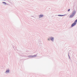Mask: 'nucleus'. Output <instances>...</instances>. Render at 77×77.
<instances>
[{
    "mask_svg": "<svg viewBox=\"0 0 77 77\" xmlns=\"http://www.w3.org/2000/svg\"><path fill=\"white\" fill-rule=\"evenodd\" d=\"M76 14V11L75 10H74L72 11V14L69 16L70 18H72L75 15V14Z\"/></svg>",
    "mask_w": 77,
    "mask_h": 77,
    "instance_id": "f257e3e1",
    "label": "nucleus"
},
{
    "mask_svg": "<svg viewBox=\"0 0 77 77\" xmlns=\"http://www.w3.org/2000/svg\"><path fill=\"white\" fill-rule=\"evenodd\" d=\"M28 57H30L31 58H33V57H36V55H30L28 56Z\"/></svg>",
    "mask_w": 77,
    "mask_h": 77,
    "instance_id": "f03ea898",
    "label": "nucleus"
},
{
    "mask_svg": "<svg viewBox=\"0 0 77 77\" xmlns=\"http://www.w3.org/2000/svg\"><path fill=\"white\" fill-rule=\"evenodd\" d=\"M10 72V70L9 69H7L6 70V71L5 72V74H9Z\"/></svg>",
    "mask_w": 77,
    "mask_h": 77,
    "instance_id": "7ed1b4c3",
    "label": "nucleus"
},
{
    "mask_svg": "<svg viewBox=\"0 0 77 77\" xmlns=\"http://www.w3.org/2000/svg\"><path fill=\"white\" fill-rule=\"evenodd\" d=\"M76 23H77L75 21L74 22V23H73L72 24L71 26L72 27H74V26H75V25H76Z\"/></svg>",
    "mask_w": 77,
    "mask_h": 77,
    "instance_id": "20e7f679",
    "label": "nucleus"
},
{
    "mask_svg": "<svg viewBox=\"0 0 77 77\" xmlns=\"http://www.w3.org/2000/svg\"><path fill=\"white\" fill-rule=\"evenodd\" d=\"M50 38L51 41H52V42H53V41H54V37H51Z\"/></svg>",
    "mask_w": 77,
    "mask_h": 77,
    "instance_id": "39448f33",
    "label": "nucleus"
},
{
    "mask_svg": "<svg viewBox=\"0 0 77 77\" xmlns=\"http://www.w3.org/2000/svg\"><path fill=\"white\" fill-rule=\"evenodd\" d=\"M44 15L43 14H41L39 15V18H42L43 17H44Z\"/></svg>",
    "mask_w": 77,
    "mask_h": 77,
    "instance_id": "423d86ee",
    "label": "nucleus"
},
{
    "mask_svg": "<svg viewBox=\"0 0 77 77\" xmlns=\"http://www.w3.org/2000/svg\"><path fill=\"white\" fill-rule=\"evenodd\" d=\"M2 3L4 5H6V4H7L5 2H2Z\"/></svg>",
    "mask_w": 77,
    "mask_h": 77,
    "instance_id": "0eeeda50",
    "label": "nucleus"
},
{
    "mask_svg": "<svg viewBox=\"0 0 77 77\" xmlns=\"http://www.w3.org/2000/svg\"><path fill=\"white\" fill-rule=\"evenodd\" d=\"M58 16L59 17H63V16H65V15H58Z\"/></svg>",
    "mask_w": 77,
    "mask_h": 77,
    "instance_id": "6e6552de",
    "label": "nucleus"
},
{
    "mask_svg": "<svg viewBox=\"0 0 77 77\" xmlns=\"http://www.w3.org/2000/svg\"><path fill=\"white\" fill-rule=\"evenodd\" d=\"M48 41H50L51 40L50 37H49L48 39Z\"/></svg>",
    "mask_w": 77,
    "mask_h": 77,
    "instance_id": "1a4fd4ad",
    "label": "nucleus"
},
{
    "mask_svg": "<svg viewBox=\"0 0 77 77\" xmlns=\"http://www.w3.org/2000/svg\"><path fill=\"white\" fill-rule=\"evenodd\" d=\"M69 11H70V9H69L68 10V11L69 12Z\"/></svg>",
    "mask_w": 77,
    "mask_h": 77,
    "instance_id": "9d476101",
    "label": "nucleus"
},
{
    "mask_svg": "<svg viewBox=\"0 0 77 77\" xmlns=\"http://www.w3.org/2000/svg\"><path fill=\"white\" fill-rule=\"evenodd\" d=\"M31 17H34V16H31Z\"/></svg>",
    "mask_w": 77,
    "mask_h": 77,
    "instance_id": "9b49d317",
    "label": "nucleus"
},
{
    "mask_svg": "<svg viewBox=\"0 0 77 77\" xmlns=\"http://www.w3.org/2000/svg\"><path fill=\"white\" fill-rule=\"evenodd\" d=\"M69 59H70V57H69Z\"/></svg>",
    "mask_w": 77,
    "mask_h": 77,
    "instance_id": "f8f14e48",
    "label": "nucleus"
},
{
    "mask_svg": "<svg viewBox=\"0 0 77 77\" xmlns=\"http://www.w3.org/2000/svg\"><path fill=\"white\" fill-rule=\"evenodd\" d=\"M4 0L5 1H6V0Z\"/></svg>",
    "mask_w": 77,
    "mask_h": 77,
    "instance_id": "ddd939ff",
    "label": "nucleus"
}]
</instances>
